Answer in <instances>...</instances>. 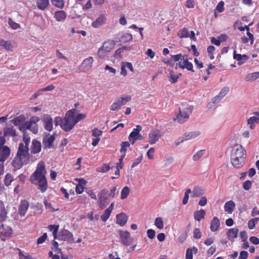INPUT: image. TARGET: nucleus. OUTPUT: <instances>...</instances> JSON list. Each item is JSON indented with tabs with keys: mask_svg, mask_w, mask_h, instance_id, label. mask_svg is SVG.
Masks as SVG:
<instances>
[{
	"mask_svg": "<svg viewBox=\"0 0 259 259\" xmlns=\"http://www.w3.org/2000/svg\"><path fill=\"white\" fill-rule=\"evenodd\" d=\"M111 168L109 164H103L100 167L97 168V171L100 172L105 173L107 172Z\"/></svg>",
	"mask_w": 259,
	"mask_h": 259,
	"instance_id": "obj_41",
	"label": "nucleus"
},
{
	"mask_svg": "<svg viewBox=\"0 0 259 259\" xmlns=\"http://www.w3.org/2000/svg\"><path fill=\"white\" fill-rule=\"evenodd\" d=\"M8 210L4 203L0 200V223L4 222L8 218Z\"/></svg>",
	"mask_w": 259,
	"mask_h": 259,
	"instance_id": "obj_17",
	"label": "nucleus"
},
{
	"mask_svg": "<svg viewBox=\"0 0 259 259\" xmlns=\"http://www.w3.org/2000/svg\"><path fill=\"white\" fill-rule=\"evenodd\" d=\"M102 134V131L98 129V128H94L92 131V136L96 137V138H99L100 136H101Z\"/></svg>",
	"mask_w": 259,
	"mask_h": 259,
	"instance_id": "obj_59",
	"label": "nucleus"
},
{
	"mask_svg": "<svg viewBox=\"0 0 259 259\" xmlns=\"http://www.w3.org/2000/svg\"><path fill=\"white\" fill-rule=\"evenodd\" d=\"M5 136L15 137L17 136L15 130L13 127H6L4 129Z\"/></svg>",
	"mask_w": 259,
	"mask_h": 259,
	"instance_id": "obj_34",
	"label": "nucleus"
},
{
	"mask_svg": "<svg viewBox=\"0 0 259 259\" xmlns=\"http://www.w3.org/2000/svg\"><path fill=\"white\" fill-rule=\"evenodd\" d=\"M29 206V203L28 201L23 200L21 201L18 208L19 214L21 217H24L25 215Z\"/></svg>",
	"mask_w": 259,
	"mask_h": 259,
	"instance_id": "obj_14",
	"label": "nucleus"
},
{
	"mask_svg": "<svg viewBox=\"0 0 259 259\" xmlns=\"http://www.w3.org/2000/svg\"><path fill=\"white\" fill-rule=\"evenodd\" d=\"M205 215V211L204 210L201 209L199 210L196 211L194 212V219L197 221H200L204 218Z\"/></svg>",
	"mask_w": 259,
	"mask_h": 259,
	"instance_id": "obj_35",
	"label": "nucleus"
},
{
	"mask_svg": "<svg viewBox=\"0 0 259 259\" xmlns=\"http://www.w3.org/2000/svg\"><path fill=\"white\" fill-rule=\"evenodd\" d=\"M117 99L119 100L120 105L122 106L125 105L126 103L130 102L132 99V97L131 96L128 95L126 97L122 96L120 98H117Z\"/></svg>",
	"mask_w": 259,
	"mask_h": 259,
	"instance_id": "obj_42",
	"label": "nucleus"
},
{
	"mask_svg": "<svg viewBox=\"0 0 259 259\" xmlns=\"http://www.w3.org/2000/svg\"><path fill=\"white\" fill-rule=\"evenodd\" d=\"M224 3L223 1H220L217 5L214 11L219 13H222L224 11Z\"/></svg>",
	"mask_w": 259,
	"mask_h": 259,
	"instance_id": "obj_54",
	"label": "nucleus"
},
{
	"mask_svg": "<svg viewBox=\"0 0 259 259\" xmlns=\"http://www.w3.org/2000/svg\"><path fill=\"white\" fill-rule=\"evenodd\" d=\"M258 112L255 113V116L250 117L247 120L248 124L249 125L251 129H253L255 124L259 121V116L257 115Z\"/></svg>",
	"mask_w": 259,
	"mask_h": 259,
	"instance_id": "obj_28",
	"label": "nucleus"
},
{
	"mask_svg": "<svg viewBox=\"0 0 259 259\" xmlns=\"http://www.w3.org/2000/svg\"><path fill=\"white\" fill-rule=\"evenodd\" d=\"M114 45L115 44L113 40H108L103 43L102 47L105 51L109 52L114 48Z\"/></svg>",
	"mask_w": 259,
	"mask_h": 259,
	"instance_id": "obj_30",
	"label": "nucleus"
},
{
	"mask_svg": "<svg viewBox=\"0 0 259 259\" xmlns=\"http://www.w3.org/2000/svg\"><path fill=\"white\" fill-rule=\"evenodd\" d=\"M222 99H223V98L220 97L219 95H218L216 96L215 97H214V98H213L212 99L211 102H210L208 104L209 108H211L213 107L214 106V105L216 104H218V103H219L222 100Z\"/></svg>",
	"mask_w": 259,
	"mask_h": 259,
	"instance_id": "obj_39",
	"label": "nucleus"
},
{
	"mask_svg": "<svg viewBox=\"0 0 259 259\" xmlns=\"http://www.w3.org/2000/svg\"><path fill=\"white\" fill-rule=\"evenodd\" d=\"M47 171L44 162H39L35 171L30 178L31 182L37 186L38 189L41 192L45 193L48 188V184L46 177Z\"/></svg>",
	"mask_w": 259,
	"mask_h": 259,
	"instance_id": "obj_1",
	"label": "nucleus"
},
{
	"mask_svg": "<svg viewBox=\"0 0 259 259\" xmlns=\"http://www.w3.org/2000/svg\"><path fill=\"white\" fill-rule=\"evenodd\" d=\"M161 132L159 130L153 129L150 131L148 135V142L150 144H155L161 137Z\"/></svg>",
	"mask_w": 259,
	"mask_h": 259,
	"instance_id": "obj_9",
	"label": "nucleus"
},
{
	"mask_svg": "<svg viewBox=\"0 0 259 259\" xmlns=\"http://www.w3.org/2000/svg\"><path fill=\"white\" fill-rule=\"evenodd\" d=\"M93 62V58L92 57H90L85 59L81 65L84 69L85 70H89L92 67Z\"/></svg>",
	"mask_w": 259,
	"mask_h": 259,
	"instance_id": "obj_32",
	"label": "nucleus"
},
{
	"mask_svg": "<svg viewBox=\"0 0 259 259\" xmlns=\"http://www.w3.org/2000/svg\"><path fill=\"white\" fill-rule=\"evenodd\" d=\"M111 212L106 209L105 210L104 213L101 215V219L103 222H105L109 218Z\"/></svg>",
	"mask_w": 259,
	"mask_h": 259,
	"instance_id": "obj_51",
	"label": "nucleus"
},
{
	"mask_svg": "<svg viewBox=\"0 0 259 259\" xmlns=\"http://www.w3.org/2000/svg\"><path fill=\"white\" fill-rule=\"evenodd\" d=\"M76 109H72L68 111L64 117H56L54 119V123L56 126L60 125L61 128L65 132L70 131L75 126L73 120V111Z\"/></svg>",
	"mask_w": 259,
	"mask_h": 259,
	"instance_id": "obj_4",
	"label": "nucleus"
},
{
	"mask_svg": "<svg viewBox=\"0 0 259 259\" xmlns=\"http://www.w3.org/2000/svg\"><path fill=\"white\" fill-rule=\"evenodd\" d=\"M59 227V225H50L48 227V229L50 231H52L54 240L57 239V235L58 232Z\"/></svg>",
	"mask_w": 259,
	"mask_h": 259,
	"instance_id": "obj_38",
	"label": "nucleus"
},
{
	"mask_svg": "<svg viewBox=\"0 0 259 259\" xmlns=\"http://www.w3.org/2000/svg\"><path fill=\"white\" fill-rule=\"evenodd\" d=\"M54 17L57 21L63 22L66 18V14L64 11H57L54 14Z\"/></svg>",
	"mask_w": 259,
	"mask_h": 259,
	"instance_id": "obj_27",
	"label": "nucleus"
},
{
	"mask_svg": "<svg viewBox=\"0 0 259 259\" xmlns=\"http://www.w3.org/2000/svg\"><path fill=\"white\" fill-rule=\"evenodd\" d=\"M168 77L170 78V81L171 83H175L178 81V77L176 76L173 71L169 72Z\"/></svg>",
	"mask_w": 259,
	"mask_h": 259,
	"instance_id": "obj_49",
	"label": "nucleus"
},
{
	"mask_svg": "<svg viewBox=\"0 0 259 259\" xmlns=\"http://www.w3.org/2000/svg\"><path fill=\"white\" fill-rule=\"evenodd\" d=\"M36 4L39 10L44 11L49 5V0H36Z\"/></svg>",
	"mask_w": 259,
	"mask_h": 259,
	"instance_id": "obj_29",
	"label": "nucleus"
},
{
	"mask_svg": "<svg viewBox=\"0 0 259 259\" xmlns=\"http://www.w3.org/2000/svg\"><path fill=\"white\" fill-rule=\"evenodd\" d=\"M220 226V221L217 217H214L210 222V229L212 232H216Z\"/></svg>",
	"mask_w": 259,
	"mask_h": 259,
	"instance_id": "obj_24",
	"label": "nucleus"
},
{
	"mask_svg": "<svg viewBox=\"0 0 259 259\" xmlns=\"http://www.w3.org/2000/svg\"><path fill=\"white\" fill-rule=\"evenodd\" d=\"M154 225L159 229H163L164 225L162 219L160 217L156 218Z\"/></svg>",
	"mask_w": 259,
	"mask_h": 259,
	"instance_id": "obj_44",
	"label": "nucleus"
},
{
	"mask_svg": "<svg viewBox=\"0 0 259 259\" xmlns=\"http://www.w3.org/2000/svg\"><path fill=\"white\" fill-rule=\"evenodd\" d=\"M10 153V149L7 146L0 148V162H4L6 161L9 157Z\"/></svg>",
	"mask_w": 259,
	"mask_h": 259,
	"instance_id": "obj_13",
	"label": "nucleus"
},
{
	"mask_svg": "<svg viewBox=\"0 0 259 259\" xmlns=\"http://www.w3.org/2000/svg\"><path fill=\"white\" fill-rule=\"evenodd\" d=\"M186 259H193V251L192 249L188 248L186 250Z\"/></svg>",
	"mask_w": 259,
	"mask_h": 259,
	"instance_id": "obj_64",
	"label": "nucleus"
},
{
	"mask_svg": "<svg viewBox=\"0 0 259 259\" xmlns=\"http://www.w3.org/2000/svg\"><path fill=\"white\" fill-rule=\"evenodd\" d=\"M193 108L191 106L187 107L183 111H181L179 108L180 112L174 119L175 121H177L180 123H183L185 122L189 117L190 114L192 112Z\"/></svg>",
	"mask_w": 259,
	"mask_h": 259,
	"instance_id": "obj_7",
	"label": "nucleus"
},
{
	"mask_svg": "<svg viewBox=\"0 0 259 259\" xmlns=\"http://www.w3.org/2000/svg\"><path fill=\"white\" fill-rule=\"evenodd\" d=\"M130 193V188L125 186L123 188L121 192V199H124L126 198Z\"/></svg>",
	"mask_w": 259,
	"mask_h": 259,
	"instance_id": "obj_47",
	"label": "nucleus"
},
{
	"mask_svg": "<svg viewBox=\"0 0 259 259\" xmlns=\"http://www.w3.org/2000/svg\"><path fill=\"white\" fill-rule=\"evenodd\" d=\"M19 256L20 259H32L31 255L28 253H24L22 251L19 250Z\"/></svg>",
	"mask_w": 259,
	"mask_h": 259,
	"instance_id": "obj_58",
	"label": "nucleus"
},
{
	"mask_svg": "<svg viewBox=\"0 0 259 259\" xmlns=\"http://www.w3.org/2000/svg\"><path fill=\"white\" fill-rule=\"evenodd\" d=\"M120 242L124 246H128L131 245L133 238L130 232L126 230H118L117 231Z\"/></svg>",
	"mask_w": 259,
	"mask_h": 259,
	"instance_id": "obj_6",
	"label": "nucleus"
},
{
	"mask_svg": "<svg viewBox=\"0 0 259 259\" xmlns=\"http://www.w3.org/2000/svg\"><path fill=\"white\" fill-rule=\"evenodd\" d=\"M133 39V36L131 34L128 33H123L120 37V41L123 43L127 42Z\"/></svg>",
	"mask_w": 259,
	"mask_h": 259,
	"instance_id": "obj_37",
	"label": "nucleus"
},
{
	"mask_svg": "<svg viewBox=\"0 0 259 259\" xmlns=\"http://www.w3.org/2000/svg\"><path fill=\"white\" fill-rule=\"evenodd\" d=\"M121 106L119 100L116 98L114 102L111 105L110 109L112 111H117L120 109Z\"/></svg>",
	"mask_w": 259,
	"mask_h": 259,
	"instance_id": "obj_43",
	"label": "nucleus"
},
{
	"mask_svg": "<svg viewBox=\"0 0 259 259\" xmlns=\"http://www.w3.org/2000/svg\"><path fill=\"white\" fill-rule=\"evenodd\" d=\"M42 122L45 129L49 132L53 130V120L50 115L45 114L42 117Z\"/></svg>",
	"mask_w": 259,
	"mask_h": 259,
	"instance_id": "obj_11",
	"label": "nucleus"
},
{
	"mask_svg": "<svg viewBox=\"0 0 259 259\" xmlns=\"http://www.w3.org/2000/svg\"><path fill=\"white\" fill-rule=\"evenodd\" d=\"M142 126L140 125H137L136 128L133 130V131L128 136V140L130 143L132 144V141L136 138L138 134L142 131Z\"/></svg>",
	"mask_w": 259,
	"mask_h": 259,
	"instance_id": "obj_25",
	"label": "nucleus"
},
{
	"mask_svg": "<svg viewBox=\"0 0 259 259\" xmlns=\"http://www.w3.org/2000/svg\"><path fill=\"white\" fill-rule=\"evenodd\" d=\"M204 150H201L197 151L193 156L194 161L198 160L204 154Z\"/></svg>",
	"mask_w": 259,
	"mask_h": 259,
	"instance_id": "obj_53",
	"label": "nucleus"
},
{
	"mask_svg": "<svg viewBox=\"0 0 259 259\" xmlns=\"http://www.w3.org/2000/svg\"><path fill=\"white\" fill-rule=\"evenodd\" d=\"M3 47L7 50H11L12 45L9 41H6L0 38V47Z\"/></svg>",
	"mask_w": 259,
	"mask_h": 259,
	"instance_id": "obj_40",
	"label": "nucleus"
},
{
	"mask_svg": "<svg viewBox=\"0 0 259 259\" xmlns=\"http://www.w3.org/2000/svg\"><path fill=\"white\" fill-rule=\"evenodd\" d=\"M252 183L249 180H247L243 183V188L245 190H248L251 187Z\"/></svg>",
	"mask_w": 259,
	"mask_h": 259,
	"instance_id": "obj_62",
	"label": "nucleus"
},
{
	"mask_svg": "<svg viewBox=\"0 0 259 259\" xmlns=\"http://www.w3.org/2000/svg\"><path fill=\"white\" fill-rule=\"evenodd\" d=\"M55 139V136L51 135L49 137H46L43 138L42 145L45 149H50L53 147V143Z\"/></svg>",
	"mask_w": 259,
	"mask_h": 259,
	"instance_id": "obj_16",
	"label": "nucleus"
},
{
	"mask_svg": "<svg viewBox=\"0 0 259 259\" xmlns=\"http://www.w3.org/2000/svg\"><path fill=\"white\" fill-rule=\"evenodd\" d=\"M108 190L106 189H103L100 191L98 194L99 201L100 203V207L103 208L106 207L110 200V198L108 196Z\"/></svg>",
	"mask_w": 259,
	"mask_h": 259,
	"instance_id": "obj_8",
	"label": "nucleus"
},
{
	"mask_svg": "<svg viewBox=\"0 0 259 259\" xmlns=\"http://www.w3.org/2000/svg\"><path fill=\"white\" fill-rule=\"evenodd\" d=\"M13 181V178H12V176H11V175L9 174H7L6 175L5 178L4 179L5 184L7 186H8L11 185V184Z\"/></svg>",
	"mask_w": 259,
	"mask_h": 259,
	"instance_id": "obj_52",
	"label": "nucleus"
},
{
	"mask_svg": "<svg viewBox=\"0 0 259 259\" xmlns=\"http://www.w3.org/2000/svg\"><path fill=\"white\" fill-rule=\"evenodd\" d=\"M246 157V151L241 145L236 144L233 147L231 150V161L234 167H242L245 164Z\"/></svg>",
	"mask_w": 259,
	"mask_h": 259,
	"instance_id": "obj_3",
	"label": "nucleus"
},
{
	"mask_svg": "<svg viewBox=\"0 0 259 259\" xmlns=\"http://www.w3.org/2000/svg\"><path fill=\"white\" fill-rule=\"evenodd\" d=\"M179 36L181 38L187 37L189 36V32L187 29L183 28L178 33Z\"/></svg>",
	"mask_w": 259,
	"mask_h": 259,
	"instance_id": "obj_55",
	"label": "nucleus"
},
{
	"mask_svg": "<svg viewBox=\"0 0 259 259\" xmlns=\"http://www.w3.org/2000/svg\"><path fill=\"white\" fill-rule=\"evenodd\" d=\"M9 24L13 29H17L20 27V25L15 22H14L11 19H9Z\"/></svg>",
	"mask_w": 259,
	"mask_h": 259,
	"instance_id": "obj_57",
	"label": "nucleus"
},
{
	"mask_svg": "<svg viewBox=\"0 0 259 259\" xmlns=\"http://www.w3.org/2000/svg\"><path fill=\"white\" fill-rule=\"evenodd\" d=\"M52 4L60 9L64 7V0H51Z\"/></svg>",
	"mask_w": 259,
	"mask_h": 259,
	"instance_id": "obj_45",
	"label": "nucleus"
},
{
	"mask_svg": "<svg viewBox=\"0 0 259 259\" xmlns=\"http://www.w3.org/2000/svg\"><path fill=\"white\" fill-rule=\"evenodd\" d=\"M87 183V181L83 179L80 180V182L75 187V191L77 194H81L84 190V185Z\"/></svg>",
	"mask_w": 259,
	"mask_h": 259,
	"instance_id": "obj_33",
	"label": "nucleus"
},
{
	"mask_svg": "<svg viewBox=\"0 0 259 259\" xmlns=\"http://www.w3.org/2000/svg\"><path fill=\"white\" fill-rule=\"evenodd\" d=\"M40 118L34 116L30 118V120L25 121V117L24 116L21 115L15 117L12 120V122L19 128V130L22 132H26L29 130L33 134H36L38 133V127L37 122L39 121Z\"/></svg>",
	"mask_w": 259,
	"mask_h": 259,
	"instance_id": "obj_2",
	"label": "nucleus"
},
{
	"mask_svg": "<svg viewBox=\"0 0 259 259\" xmlns=\"http://www.w3.org/2000/svg\"><path fill=\"white\" fill-rule=\"evenodd\" d=\"M233 58L238 61V65H241L249 59V57L245 54H236V51L235 50L233 52Z\"/></svg>",
	"mask_w": 259,
	"mask_h": 259,
	"instance_id": "obj_15",
	"label": "nucleus"
},
{
	"mask_svg": "<svg viewBox=\"0 0 259 259\" xmlns=\"http://www.w3.org/2000/svg\"><path fill=\"white\" fill-rule=\"evenodd\" d=\"M239 230L237 228H234L230 229L227 232L228 239L231 242H234L235 239L238 236Z\"/></svg>",
	"mask_w": 259,
	"mask_h": 259,
	"instance_id": "obj_18",
	"label": "nucleus"
},
{
	"mask_svg": "<svg viewBox=\"0 0 259 259\" xmlns=\"http://www.w3.org/2000/svg\"><path fill=\"white\" fill-rule=\"evenodd\" d=\"M23 133V143H20L19 144L18 150L24 151L26 153H29L28 146L30 141V138L28 136V135L26 134L25 132Z\"/></svg>",
	"mask_w": 259,
	"mask_h": 259,
	"instance_id": "obj_12",
	"label": "nucleus"
},
{
	"mask_svg": "<svg viewBox=\"0 0 259 259\" xmlns=\"http://www.w3.org/2000/svg\"><path fill=\"white\" fill-rule=\"evenodd\" d=\"M116 223L120 226H124L127 221V217L124 213L117 214L116 216Z\"/></svg>",
	"mask_w": 259,
	"mask_h": 259,
	"instance_id": "obj_20",
	"label": "nucleus"
},
{
	"mask_svg": "<svg viewBox=\"0 0 259 259\" xmlns=\"http://www.w3.org/2000/svg\"><path fill=\"white\" fill-rule=\"evenodd\" d=\"M41 145L40 142L33 140L32 142V146L30 148L31 153L32 154H36L41 151Z\"/></svg>",
	"mask_w": 259,
	"mask_h": 259,
	"instance_id": "obj_19",
	"label": "nucleus"
},
{
	"mask_svg": "<svg viewBox=\"0 0 259 259\" xmlns=\"http://www.w3.org/2000/svg\"><path fill=\"white\" fill-rule=\"evenodd\" d=\"M106 20V17L104 15H101L95 21L93 22L92 26L94 28H98L103 25Z\"/></svg>",
	"mask_w": 259,
	"mask_h": 259,
	"instance_id": "obj_22",
	"label": "nucleus"
},
{
	"mask_svg": "<svg viewBox=\"0 0 259 259\" xmlns=\"http://www.w3.org/2000/svg\"><path fill=\"white\" fill-rule=\"evenodd\" d=\"M235 208V203L232 200L227 201L224 205V209L228 213H232Z\"/></svg>",
	"mask_w": 259,
	"mask_h": 259,
	"instance_id": "obj_26",
	"label": "nucleus"
},
{
	"mask_svg": "<svg viewBox=\"0 0 259 259\" xmlns=\"http://www.w3.org/2000/svg\"><path fill=\"white\" fill-rule=\"evenodd\" d=\"M107 53L108 52L105 51V50L101 47L99 49L97 54L100 58H103L106 56Z\"/></svg>",
	"mask_w": 259,
	"mask_h": 259,
	"instance_id": "obj_60",
	"label": "nucleus"
},
{
	"mask_svg": "<svg viewBox=\"0 0 259 259\" xmlns=\"http://www.w3.org/2000/svg\"><path fill=\"white\" fill-rule=\"evenodd\" d=\"M201 134L200 131H196L191 132H187L183 136L185 141L194 139Z\"/></svg>",
	"mask_w": 259,
	"mask_h": 259,
	"instance_id": "obj_23",
	"label": "nucleus"
},
{
	"mask_svg": "<svg viewBox=\"0 0 259 259\" xmlns=\"http://www.w3.org/2000/svg\"><path fill=\"white\" fill-rule=\"evenodd\" d=\"M47 238V234L46 233H44L41 236L39 237L37 239V243L38 244H40L43 243L46 240Z\"/></svg>",
	"mask_w": 259,
	"mask_h": 259,
	"instance_id": "obj_61",
	"label": "nucleus"
},
{
	"mask_svg": "<svg viewBox=\"0 0 259 259\" xmlns=\"http://www.w3.org/2000/svg\"><path fill=\"white\" fill-rule=\"evenodd\" d=\"M259 221V218H255L250 220L248 222V227L249 229H253L257 222Z\"/></svg>",
	"mask_w": 259,
	"mask_h": 259,
	"instance_id": "obj_46",
	"label": "nucleus"
},
{
	"mask_svg": "<svg viewBox=\"0 0 259 259\" xmlns=\"http://www.w3.org/2000/svg\"><path fill=\"white\" fill-rule=\"evenodd\" d=\"M201 237V232L198 228L195 229L193 231V237L196 239H199Z\"/></svg>",
	"mask_w": 259,
	"mask_h": 259,
	"instance_id": "obj_63",
	"label": "nucleus"
},
{
	"mask_svg": "<svg viewBox=\"0 0 259 259\" xmlns=\"http://www.w3.org/2000/svg\"><path fill=\"white\" fill-rule=\"evenodd\" d=\"M177 66H179L181 69H186L189 71L194 72V70H193V64L189 61H185L182 63L180 62L177 63L176 64V67Z\"/></svg>",
	"mask_w": 259,
	"mask_h": 259,
	"instance_id": "obj_21",
	"label": "nucleus"
},
{
	"mask_svg": "<svg viewBox=\"0 0 259 259\" xmlns=\"http://www.w3.org/2000/svg\"><path fill=\"white\" fill-rule=\"evenodd\" d=\"M73 113L75 111H73ZM87 117L86 114L80 113L78 114L76 117L74 116V115L73 114V120L75 123V124H76L78 122L80 121L81 120H82L84 119Z\"/></svg>",
	"mask_w": 259,
	"mask_h": 259,
	"instance_id": "obj_48",
	"label": "nucleus"
},
{
	"mask_svg": "<svg viewBox=\"0 0 259 259\" xmlns=\"http://www.w3.org/2000/svg\"><path fill=\"white\" fill-rule=\"evenodd\" d=\"M57 239L59 240L67 241L69 242L73 241L72 234L67 230L63 229L60 231L58 236L57 235Z\"/></svg>",
	"mask_w": 259,
	"mask_h": 259,
	"instance_id": "obj_10",
	"label": "nucleus"
},
{
	"mask_svg": "<svg viewBox=\"0 0 259 259\" xmlns=\"http://www.w3.org/2000/svg\"><path fill=\"white\" fill-rule=\"evenodd\" d=\"M4 225H2L1 228H0V233L2 236L4 237H10L12 234V229L7 227L6 229L3 228Z\"/></svg>",
	"mask_w": 259,
	"mask_h": 259,
	"instance_id": "obj_36",
	"label": "nucleus"
},
{
	"mask_svg": "<svg viewBox=\"0 0 259 259\" xmlns=\"http://www.w3.org/2000/svg\"><path fill=\"white\" fill-rule=\"evenodd\" d=\"M29 159V153L18 150L16 156L12 161V165L15 170L19 169L24 164L27 163Z\"/></svg>",
	"mask_w": 259,
	"mask_h": 259,
	"instance_id": "obj_5",
	"label": "nucleus"
},
{
	"mask_svg": "<svg viewBox=\"0 0 259 259\" xmlns=\"http://www.w3.org/2000/svg\"><path fill=\"white\" fill-rule=\"evenodd\" d=\"M204 192L203 189L198 186L195 187L192 190V195L191 197L195 198L200 197L204 194Z\"/></svg>",
	"mask_w": 259,
	"mask_h": 259,
	"instance_id": "obj_31",
	"label": "nucleus"
},
{
	"mask_svg": "<svg viewBox=\"0 0 259 259\" xmlns=\"http://www.w3.org/2000/svg\"><path fill=\"white\" fill-rule=\"evenodd\" d=\"M229 88L228 87H225L223 88L219 94L220 97L223 98L226 96V95L229 92Z\"/></svg>",
	"mask_w": 259,
	"mask_h": 259,
	"instance_id": "obj_56",
	"label": "nucleus"
},
{
	"mask_svg": "<svg viewBox=\"0 0 259 259\" xmlns=\"http://www.w3.org/2000/svg\"><path fill=\"white\" fill-rule=\"evenodd\" d=\"M130 146V144L127 141L122 142L121 144V148L120 152L121 153L124 152L125 153L127 149Z\"/></svg>",
	"mask_w": 259,
	"mask_h": 259,
	"instance_id": "obj_50",
	"label": "nucleus"
}]
</instances>
